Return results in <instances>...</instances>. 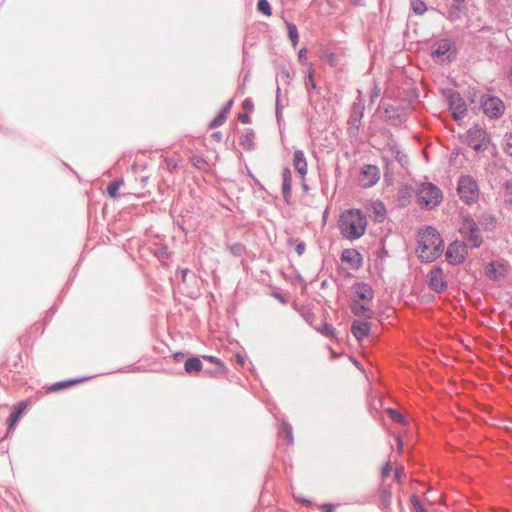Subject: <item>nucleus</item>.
Masks as SVG:
<instances>
[{
	"label": "nucleus",
	"mask_w": 512,
	"mask_h": 512,
	"mask_svg": "<svg viewBox=\"0 0 512 512\" xmlns=\"http://www.w3.org/2000/svg\"><path fill=\"white\" fill-rule=\"evenodd\" d=\"M417 256L422 263H431L438 259L444 248L440 233L432 226H425L418 233Z\"/></svg>",
	"instance_id": "1"
},
{
	"label": "nucleus",
	"mask_w": 512,
	"mask_h": 512,
	"mask_svg": "<svg viewBox=\"0 0 512 512\" xmlns=\"http://www.w3.org/2000/svg\"><path fill=\"white\" fill-rule=\"evenodd\" d=\"M366 226V216L359 209L347 210L339 219L341 234L348 240L359 239L365 233Z\"/></svg>",
	"instance_id": "2"
},
{
	"label": "nucleus",
	"mask_w": 512,
	"mask_h": 512,
	"mask_svg": "<svg viewBox=\"0 0 512 512\" xmlns=\"http://www.w3.org/2000/svg\"><path fill=\"white\" fill-rule=\"evenodd\" d=\"M457 192L466 205H473L479 200L480 189L478 182L471 175H461L457 182Z\"/></svg>",
	"instance_id": "3"
},
{
	"label": "nucleus",
	"mask_w": 512,
	"mask_h": 512,
	"mask_svg": "<svg viewBox=\"0 0 512 512\" xmlns=\"http://www.w3.org/2000/svg\"><path fill=\"white\" fill-rule=\"evenodd\" d=\"M442 191L430 182L422 183L417 191V201L420 206L431 210L442 201Z\"/></svg>",
	"instance_id": "4"
},
{
	"label": "nucleus",
	"mask_w": 512,
	"mask_h": 512,
	"mask_svg": "<svg viewBox=\"0 0 512 512\" xmlns=\"http://www.w3.org/2000/svg\"><path fill=\"white\" fill-rule=\"evenodd\" d=\"M459 233L470 248H479L483 243L478 223L470 216H464L459 228Z\"/></svg>",
	"instance_id": "5"
},
{
	"label": "nucleus",
	"mask_w": 512,
	"mask_h": 512,
	"mask_svg": "<svg viewBox=\"0 0 512 512\" xmlns=\"http://www.w3.org/2000/svg\"><path fill=\"white\" fill-rule=\"evenodd\" d=\"M483 113L490 119H499L505 111L504 102L495 95L482 94L479 100Z\"/></svg>",
	"instance_id": "6"
},
{
	"label": "nucleus",
	"mask_w": 512,
	"mask_h": 512,
	"mask_svg": "<svg viewBox=\"0 0 512 512\" xmlns=\"http://www.w3.org/2000/svg\"><path fill=\"white\" fill-rule=\"evenodd\" d=\"M428 287L435 293L442 294L448 289L444 270L441 266L434 265L426 275Z\"/></svg>",
	"instance_id": "7"
},
{
	"label": "nucleus",
	"mask_w": 512,
	"mask_h": 512,
	"mask_svg": "<svg viewBox=\"0 0 512 512\" xmlns=\"http://www.w3.org/2000/svg\"><path fill=\"white\" fill-rule=\"evenodd\" d=\"M468 247V244L463 241L455 240L451 242L445 253L447 262L453 266L462 264L468 255Z\"/></svg>",
	"instance_id": "8"
},
{
	"label": "nucleus",
	"mask_w": 512,
	"mask_h": 512,
	"mask_svg": "<svg viewBox=\"0 0 512 512\" xmlns=\"http://www.w3.org/2000/svg\"><path fill=\"white\" fill-rule=\"evenodd\" d=\"M467 144L476 152L485 151L489 144V136L487 132L475 125L467 131Z\"/></svg>",
	"instance_id": "9"
},
{
	"label": "nucleus",
	"mask_w": 512,
	"mask_h": 512,
	"mask_svg": "<svg viewBox=\"0 0 512 512\" xmlns=\"http://www.w3.org/2000/svg\"><path fill=\"white\" fill-rule=\"evenodd\" d=\"M449 109L455 120L464 118L467 114V104L461 94L455 90H449L446 94Z\"/></svg>",
	"instance_id": "10"
},
{
	"label": "nucleus",
	"mask_w": 512,
	"mask_h": 512,
	"mask_svg": "<svg viewBox=\"0 0 512 512\" xmlns=\"http://www.w3.org/2000/svg\"><path fill=\"white\" fill-rule=\"evenodd\" d=\"M380 179V170L375 165H363L360 171V185L364 188L374 186Z\"/></svg>",
	"instance_id": "11"
},
{
	"label": "nucleus",
	"mask_w": 512,
	"mask_h": 512,
	"mask_svg": "<svg viewBox=\"0 0 512 512\" xmlns=\"http://www.w3.org/2000/svg\"><path fill=\"white\" fill-rule=\"evenodd\" d=\"M386 120L394 126H401L408 118L406 109L402 106L387 105L384 108Z\"/></svg>",
	"instance_id": "12"
},
{
	"label": "nucleus",
	"mask_w": 512,
	"mask_h": 512,
	"mask_svg": "<svg viewBox=\"0 0 512 512\" xmlns=\"http://www.w3.org/2000/svg\"><path fill=\"white\" fill-rule=\"evenodd\" d=\"M453 47V43L449 39H441L432 46V56L435 59L444 61L447 59L451 61L450 51Z\"/></svg>",
	"instance_id": "13"
},
{
	"label": "nucleus",
	"mask_w": 512,
	"mask_h": 512,
	"mask_svg": "<svg viewBox=\"0 0 512 512\" xmlns=\"http://www.w3.org/2000/svg\"><path fill=\"white\" fill-rule=\"evenodd\" d=\"M351 312L360 318L371 319L374 316V311L367 305L361 303L358 299L352 298L350 301Z\"/></svg>",
	"instance_id": "14"
},
{
	"label": "nucleus",
	"mask_w": 512,
	"mask_h": 512,
	"mask_svg": "<svg viewBox=\"0 0 512 512\" xmlns=\"http://www.w3.org/2000/svg\"><path fill=\"white\" fill-rule=\"evenodd\" d=\"M350 330L358 341H362L364 338L368 337L371 331V324L367 321L354 320Z\"/></svg>",
	"instance_id": "15"
},
{
	"label": "nucleus",
	"mask_w": 512,
	"mask_h": 512,
	"mask_svg": "<svg viewBox=\"0 0 512 512\" xmlns=\"http://www.w3.org/2000/svg\"><path fill=\"white\" fill-rule=\"evenodd\" d=\"M340 259L342 262L348 263L353 269H358L362 265V256L355 249H344Z\"/></svg>",
	"instance_id": "16"
},
{
	"label": "nucleus",
	"mask_w": 512,
	"mask_h": 512,
	"mask_svg": "<svg viewBox=\"0 0 512 512\" xmlns=\"http://www.w3.org/2000/svg\"><path fill=\"white\" fill-rule=\"evenodd\" d=\"M352 290L362 300L372 301L374 298V291L368 283L356 282Z\"/></svg>",
	"instance_id": "17"
},
{
	"label": "nucleus",
	"mask_w": 512,
	"mask_h": 512,
	"mask_svg": "<svg viewBox=\"0 0 512 512\" xmlns=\"http://www.w3.org/2000/svg\"><path fill=\"white\" fill-rule=\"evenodd\" d=\"M486 275L490 280L498 281L505 277L506 268L499 262H491L486 267Z\"/></svg>",
	"instance_id": "18"
},
{
	"label": "nucleus",
	"mask_w": 512,
	"mask_h": 512,
	"mask_svg": "<svg viewBox=\"0 0 512 512\" xmlns=\"http://www.w3.org/2000/svg\"><path fill=\"white\" fill-rule=\"evenodd\" d=\"M291 182L292 173L288 167H285L282 171V194L287 204H290L291 200Z\"/></svg>",
	"instance_id": "19"
},
{
	"label": "nucleus",
	"mask_w": 512,
	"mask_h": 512,
	"mask_svg": "<svg viewBox=\"0 0 512 512\" xmlns=\"http://www.w3.org/2000/svg\"><path fill=\"white\" fill-rule=\"evenodd\" d=\"M293 166L299 175L304 178L307 174V161L302 150H295L293 154Z\"/></svg>",
	"instance_id": "20"
},
{
	"label": "nucleus",
	"mask_w": 512,
	"mask_h": 512,
	"mask_svg": "<svg viewBox=\"0 0 512 512\" xmlns=\"http://www.w3.org/2000/svg\"><path fill=\"white\" fill-rule=\"evenodd\" d=\"M26 409V402H19L8 417L7 435L13 431L14 426L18 423L22 413Z\"/></svg>",
	"instance_id": "21"
},
{
	"label": "nucleus",
	"mask_w": 512,
	"mask_h": 512,
	"mask_svg": "<svg viewBox=\"0 0 512 512\" xmlns=\"http://www.w3.org/2000/svg\"><path fill=\"white\" fill-rule=\"evenodd\" d=\"M363 111H364V106L362 104L355 103L353 105L348 122L356 129V131H358V129L360 127L361 120L363 118Z\"/></svg>",
	"instance_id": "22"
},
{
	"label": "nucleus",
	"mask_w": 512,
	"mask_h": 512,
	"mask_svg": "<svg viewBox=\"0 0 512 512\" xmlns=\"http://www.w3.org/2000/svg\"><path fill=\"white\" fill-rule=\"evenodd\" d=\"M91 377H82V378H75V379H69V380H64V381H59V382H56V383H53L49 388H48V392H57V391H60L62 389H65V388H68V387H71L75 384H78V383H81V382H84L88 379H90Z\"/></svg>",
	"instance_id": "23"
},
{
	"label": "nucleus",
	"mask_w": 512,
	"mask_h": 512,
	"mask_svg": "<svg viewBox=\"0 0 512 512\" xmlns=\"http://www.w3.org/2000/svg\"><path fill=\"white\" fill-rule=\"evenodd\" d=\"M392 503V488L390 485L382 487L379 494V507L382 510L388 509Z\"/></svg>",
	"instance_id": "24"
},
{
	"label": "nucleus",
	"mask_w": 512,
	"mask_h": 512,
	"mask_svg": "<svg viewBox=\"0 0 512 512\" xmlns=\"http://www.w3.org/2000/svg\"><path fill=\"white\" fill-rule=\"evenodd\" d=\"M254 138L255 134L254 131L251 128L245 129L243 132L241 138H240V144L244 147L246 150H254L255 144H254Z\"/></svg>",
	"instance_id": "25"
},
{
	"label": "nucleus",
	"mask_w": 512,
	"mask_h": 512,
	"mask_svg": "<svg viewBox=\"0 0 512 512\" xmlns=\"http://www.w3.org/2000/svg\"><path fill=\"white\" fill-rule=\"evenodd\" d=\"M202 368H203L202 362H201L200 358H198L196 356L188 358L184 364L185 372L188 374H191L193 372H200L202 370Z\"/></svg>",
	"instance_id": "26"
},
{
	"label": "nucleus",
	"mask_w": 512,
	"mask_h": 512,
	"mask_svg": "<svg viewBox=\"0 0 512 512\" xmlns=\"http://www.w3.org/2000/svg\"><path fill=\"white\" fill-rule=\"evenodd\" d=\"M466 6L452 3L447 11L446 18L451 21L455 22L460 19L461 13L465 10Z\"/></svg>",
	"instance_id": "27"
},
{
	"label": "nucleus",
	"mask_w": 512,
	"mask_h": 512,
	"mask_svg": "<svg viewBox=\"0 0 512 512\" xmlns=\"http://www.w3.org/2000/svg\"><path fill=\"white\" fill-rule=\"evenodd\" d=\"M279 435L283 439L287 440L288 445H293L294 444V437H293L292 426L288 422H286L284 420L281 423L280 430H279Z\"/></svg>",
	"instance_id": "28"
},
{
	"label": "nucleus",
	"mask_w": 512,
	"mask_h": 512,
	"mask_svg": "<svg viewBox=\"0 0 512 512\" xmlns=\"http://www.w3.org/2000/svg\"><path fill=\"white\" fill-rule=\"evenodd\" d=\"M479 224L486 231H491L496 223V217L489 213H483L478 220Z\"/></svg>",
	"instance_id": "29"
},
{
	"label": "nucleus",
	"mask_w": 512,
	"mask_h": 512,
	"mask_svg": "<svg viewBox=\"0 0 512 512\" xmlns=\"http://www.w3.org/2000/svg\"><path fill=\"white\" fill-rule=\"evenodd\" d=\"M386 411H387V414L390 416V418L394 422L402 424V425H405L407 423L406 418L396 409L388 408Z\"/></svg>",
	"instance_id": "30"
},
{
	"label": "nucleus",
	"mask_w": 512,
	"mask_h": 512,
	"mask_svg": "<svg viewBox=\"0 0 512 512\" xmlns=\"http://www.w3.org/2000/svg\"><path fill=\"white\" fill-rule=\"evenodd\" d=\"M123 185V180H116L111 182L107 186V193L111 198H116L118 196V190Z\"/></svg>",
	"instance_id": "31"
},
{
	"label": "nucleus",
	"mask_w": 512,
	"mask_h": 512,
	"mask_svg": "<svg viewBox=\"0 0 512 512\" xmlns=\"http://www.w3.org/2000/svg\"><path fill=\"white\" fill-rule=\"evenodd\" d=\"M412 10L417 15H422L427 11V6L422 0H413L411 2Z\"/></svg>",
	"instance_id": "32"
},
{
	"label": "nucleus",
	"mask_w": 512,
	"mask_h": 512,
	"mask_svg": "<svg viewBox=\"0 0 512 512\" xmlns=\"http://www.w3.org/2000/svg\"><path fill=\"white\" fill-rule=\"evenodd\" d=\"M287 32H288V37L291 40L293 46H296V44L298 43V39H299L298 30H297L296 25L293 23H289L287 25Z\"/></svg>",
	"instance_id": "33"
},
{
	"label": "nucleus",
	"mask_w": 512,
	"mask_h": 512,
	"mask_svg": "<svg viewBox=\"0 0 512 512\" xmlns=\"http://www.w3.org/2000/svg\"><path fill=\"white\" fill-rule=\"evenodd\" d=\"M257 10L266 16L272 14V8L268 0H258Z\"/></svg>",
	"instance_id": "34"
},
{
	"label": "nucleus",
	"mask_w": 512,
	"mask_h": 512,
	"mask_svg": "<svg viewBox=\"0 0 512 512\" xmlns=\"http://www.w3.org/2000/svg\"><path fill=\"white\" fill-rule=\"evenodd\" d=\"M503 151L512 157V132H508L503 138Z\"/></svg>",
	"instance_id": "35"
},
{
	"label": "nucleus",
	"mask_w": 512,
	"mask_h": 512,
	"mask_svg": "<svg viewBox=\"0 0 512 512\" xmlns=\"http://www.w3.org/2000/svg\"><path fill=\"white\" fill-rule=\"evenodd\" d=\"M288 242H289V244H295V251L299 256L304 254L305 249H306V244L303 241H299L297 239L290 238L288 240Z\"/></svg>",
	"instance_id": "36"
},
{
	"label": "nucleus",
	"mask_w": 512,
	"mask_h": 512,
	"mask_svg": "<svg viewBox=\"0 0 512 512\" xmlns=\"http://www.w3.org/2000/svg\"><path fill=\"white\" fill-rule=\"evenodd\" d=\"M191 162L196 168L201 170H205L208 166L207 161L201 156H193Z\"/></svg>",
	"instance_id": "37"
},
{
	"label": "nucleus",
	"mask_w": 512,
	"mask_h": 512,
	"mask_svg": "<svg viewBox=\"0 0 512 512\" xmlns=\"http://www.w3.org/2000/svg\"><path fill=\"white\" fill-rule=\"evenodd\" d=\"M280 93H281V89H280L279 86H277L275 114H276V119H277L278 123L281 120V109H282V105H281V102H280Z\"/></svg>",
	"instance_id": "38"
},
{
	"label": "nucleus",
	"mask_w": 512,
	"mask_h": 512,
	"mask_svg": "<svg viewBox=\"0 0 512 512\" xmlns=\"http://www.w3.org/2000/svg\"><path fill=\"white\" fill-rule=\"evenodd\" d=\"M226 118L227 116L219 112L217 116L209 123V128L214 129L221 126L225 122Z\"/></svg>",
	"instance_id": "39"
},
{
	"label": "nucleus",
	"mask_w": 512,
	"mask_h": 512,
	"mask_svg": "<svg viewBox=\"0 0 512 512\" xmlns=\"http://www.w3.org/2000/svg\"><path fill=\"white\" fill-rule=\"evenodd\" d=\"M317 330L325 336H332L334 333L333 327L327 322L322 323L321 327H319Z\"/></svg>",
	"instance_id": "40"
},
{
	"label": "nucleus",
	"mask_w": 512,
	"mask_h": 512,
	"mask_svg": "<svg viewBox=\"0 0 512 512\" xmlns=\"http://www.w3.org/2000/svg\"><path fill=\"white\" fill-rule=\"evenodd\" d=\"M225 371V367H215L214 369H205L204 374L209 377H216L222 375Z\"/></svg>",
	"instance_id": "41"
},
{
	"label": "nucleus",
	"mask_w": 512,
	"mask_h": 512,
	"mask_svg": "<svg viewBox=\"0 0 512 512\" xmlns=\"http://www.w3.org/2000/svg\"><path fill=\"white\" fill-rule=\"evenodd\" d=\"M305 87H306L307 92H308L309 95H310V90L311 89H316L317 88L316 83H315L314 78H313L312 72H309L307 78L305 79Z\"/></svg>",
	"instance_id": "42"
},
{
	"label": "nucleus",
	"mask_w": 512,
	"mask_h": 512,
	"mask_svg": "<svg viewBox=\"0 0 512 512\" xmlns=\"http://www.w3.org/2000/svg\"><path fill=\"white\" fill-rule=\"evenodd\" d=\"M411 504L417 512H427L416 495L411 497Z\"/></svg>",
	"instance_id": "43"
},
{
	"label": "nucleus",
	"mask_w": 512,
	"mask_h": 512,
	"mask_svg": "<svg viewBox=\"0 0 512 512\" xmlns=\"http://www.w3.org/2000/svg\"><path fill=\"white\" fill-rule=\"evenodd\" d=\"M156 256L160 259H168L170 257V253L166 247H160L156 251Z\"/></svg>",
	"instance_id": "44"
},
{
	"label": "nucleus",
	"mask_w": 512,
	"mask_h": 512,
	"mask_svg": "<svg viewBox=\"0 0 512 512\" xmlns=\"http://www.w3.org/2000/svg\"><path fill=\"white\" fill-rule=\"evenodd\" d=\"M203 359L206 361H209L211 363H214L216 365V367H225L223 365L222 361L215 356L205 355V356H203Z\"/></svg>",
	"instance_id": "45"
},
{
	"label": "nucleus",
	"mask_w": 512,
	"mask_h": 512,
	"mask_svg": "<svg viewBox=\"0 0 512 512\" xmlns=\"http://www.w3.org/2000/svg\"><path fill=\"white\" fill-rule=\"evenodd\" d=\"M230 252L235 256H240L243 252V246L239 243L230 246Z\"/></svg>",
	"instance_id": "46"
},
{
	"label": "nucleus",
	"mask_w": 512,
	"mask_h": 512,
	"mask_svg": "<svg viewBox=\"0 0 512 512\" xmlns=\"http://www.w3.org/2000/svg\"><path fill=\"white\" fill-rule=\"evenodd\" d=\"M405 475V469L403 466H399L396 468L395 470V473H394V480L396 482H400L402 477Z\"/></svg>",
	"instance_id": "47"
},
{
	"label": "nucleus",
	"mask_w": 512,
	"mask_h": 512,
	"mask_svg": "<svg viewBox=\"0 0 512 512\" xmlns=\"http://www.w3.org/2000/svg\"><path fill=\"white\" fill-rule=\"evenodd\" d=\"M392 471V464L391 462H387L383 468H382V471H381V477L384 479V478H387L390 473Z\"/></svg>",
	"instance_id": "48"
},
{
	"label": "nucleus",
	"mask_w": 512,
	"mask_h": 512,
	"mask_svg": "<svg viewBox=\"0 0 512 512\" xmlns=\"http://www.w3.org/2000/svg\"><path fill=\"white\" fill-rule=\"evenodd\" d=\"M503 187L505 189V196H512V179H507Z\"/></svg>",
	"instance_id": "49"
},
{
	"label": "nucleus",
	"mask_w": 512,
	"mask_h": 512,
	"mask_svg": "<svg viewBox=\"0 0 512 512\" xmlns=\"http://www.w3.org/2000/svg\"><path fill=\"white\" fill-rule=\"evenodd\" d=\"M233 105V99H230L224 106L223 108L220 110V112L222 114H224L225 116L228 115V113L230 112L231 110V107Z\"/></svg>",
	"instance_id": "50"
},
{
	"label": "nucleus",
	"mask_w": 512,
	"mask_h": 512,
	"mask_svg": "<svg viewBox=\"0 0 512 512\" xmlns=\"http://www.w3.org/2000/svg\"><path fill=\"white\" fill-rule=\"evenodd\" d=\"M321 509H322V512H334V510H335L334 505L329 504V503L323 504L321 506Z\"/></svg>",
	"instance_id": "51"
},
{
	"label": "nucleus",
	"mask_w": 512,
	"mask_h": 512,
	"mask_svg": "<svg viewBox=\"0 0 512 512\" xmlns=\"http://www.w3.org/2000/svg\"><path fill=\"white\" fill-rule=\"evenodd\" d=\"M238 119H239L242 123H249V122H250V117H249V115H248V114H246V113H241V114H239Z\"/></svg>",
	"instance_id": "52"
},
{
	"label": "nucleus",
	"mask_w": 512,
	"mask_h": 512,
	"mask_svg": "<svg viewBox=\"0 0 512 512\" xmlns=\"http://www.w3.org/2000/svg\"><path fill=\"white\" fill-rule=\"evenodd\" d=\"M178 272L181 274L182 281H185L186 277H187V275L189 273V269L188 268H181V269H178Z\"/></svg>",
	"instance_id": "53"
},
{
	"label": "nucleus",
	"mask_w": 512,
	"mask_h": 512,
	"mask_svg": "<svg viewBox=\"0 0 512 512\" xmlns=\"http://www.w3.org/2000/svg\"><path fill=\"white\" fill-rule=\"evenodd\" d=\"M235 359H236V362H237L239 365H241V366H243V365H244V363H245V359H244V357H243L242 355L237 354V355L235 356Z\"/></svg>",
	"instance_id": "54"
},
{
	"label": "nucleus",
	"mask_w": 512,
	"mask_h": 512,
	"mask_svg": "<svg viewBox=\"0 0 512 512\" xmlns=\"http://www.w3.org/2000/svg\"><path fill=\"white\" fill-rule=\"evenodd\" d=\"M184 353L183 352H176L173 354V358L175 361H180L183 357H184Z\"/></svg>",
	"instance_id": "55"
},
{
	"label": "nucleus",
	"mask_w": 512,
	"mask_h": 512,
	"mask_svg": "<svg viewBox=\"0 0 512 512\" xmlns=\"http://www.w3.org/2000/svg\"><path fill=\"white\" fill-rule=\"evenodd\" d=\"M504 202L508 207L512 208V196H506Z\"/></svg>",
	"instance_id": "56"
},
{
	"label": "nucleus",
	"mask_w": 512,
	"mask_h": 512,
	"mask_svg": "<svg viewBox=\"0 0 512 512\" xmlns=\"http://www.w3.org/2000/svg\"><path fill=\"white\" fill-rule=\"evenodd\" d=\"M212 137H213L214 139H216V140L220 141V140H221V138H222V134H221V132H214V133L212 134Z\"/></svg>",
	"instance_id": "57"
},
{
	"label": "nucleus",
	"mask_w": 512,
	"mask_h": 512,
	"mask_svg": "<svg viewBox=\"0 0 512 512\" xmlns=\"http://www.w3.org/2000/svg\"><path fill=\"white\" fill-rule=\"evenodd\" d=\"M243 106L246 108V107H252L253 104L251 102L250 99H246L244 102H243Z\"/></svg>",
	"instance_id": "58"
},
{
	"label": "nucleus",
	"mask_w": 512,
	"mask_h": 512,
	"mask_svg": "<svg viewBox=\"0 0 512 512\" xmlns=\"http://www.w3.org/2000/svg\"><path fill=\"white\" fill-rule=\"evenodd\" d=\"M467 0H452V3L460 4L466 6Z\"/></svg>",
	"instance_id": "59"
},
{
	"label": "nucleus",
	"mask_w": 512,
	"mask_h": 512,
	"mask_svg": "<svg viewBox=\"0 0 512 512\" xmlns=\"http://www.w3.org/2000/svg\"><path fill=\"white\" fill-rule=\"evenodd\" d=\"M297 500H298V501H301V502H303V503H305V504H307V505H310V504H311V501H310V500H308V499H305V498H297Z\"/></svg>",
	"instance_id": "60"
},
{
	"label": "nucleus",
	"mask_w": 512,
	"mask_h": 512,
	"mask_svg": "<svg viewBox=\"0 0 512 512\" xmlns=\"http://www.w3.org/2000/svg\"><path fill=\"white\" fill-rule=\"evenodd\" d=\"M507 78L512 83V68L509 70Z\"/></svg>",
	"instance_id": "61"
},
{
	"label": "nucleus",
	"mask_w": 512,
	"mask_h": 512,
	"mask_svg": "<svg viewBox=\"0 0 512 512\" xmlns=\"http://www.w3.org/2000/svg\"><path fill=\"white\" fill-rule=\"evenodd\" d=\"M250 176L254 180V183H256L257 185H260V182L252 174H250Z\"/></svg>",
	"instance_id": "62"
},
{
	"label": "nucleus",
	"mask_w": 512,
	"mask_h": 512,
	"mask_svg": "<svg viewBox=\"0 0 512 512\" xmlns=\"http://www.w3.org/2000/svg\"><path fill=\"white\" fill-rule=\"evenodd\" d=\"M304 52H305V50H301V51L299 52V57H300V58H301V57H303V53H304Z\"/></svg>",
	"instance_id": "63"
}]
</instances>
